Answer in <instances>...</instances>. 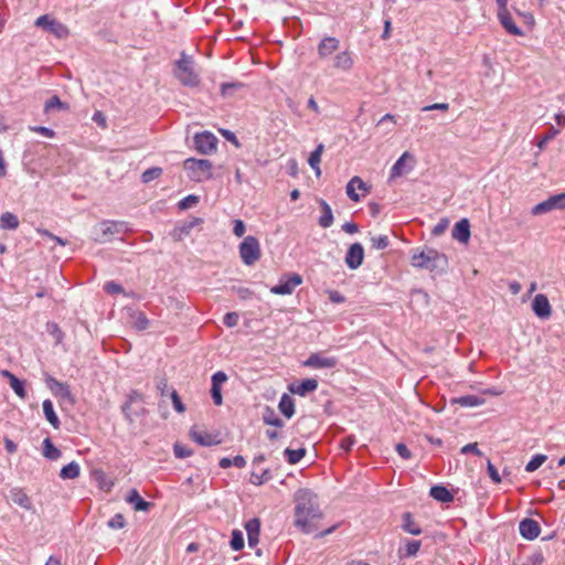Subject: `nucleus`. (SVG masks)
<instances>
[{"label":"nucleus","instance_id":"obj_1","mask_svg":"<svg viewBox=\"0 0 565 565\" xmlns=\"http://www.w3.org/2000/svg\"><path fill=\"white\" fill-rule=\"evenodd\" d=\"M294 502L295 526L303 534H311L318 531V521L322 519L323 513L317 494L310 489L301 488L295 492Z\"/></svg>","mask_w":565,"mask_h":565},{"label":"nucleus","instance_id":"obj_2","mask_svg":"<svg viewBox=\"0 0 565 565\" xmlns=\"http://www.w3.org/2000/svg\"><path fill=\"white\" fill-rule=\"evenodd\" d=\"M411 263L416 268L427 269L435 274H443L448 267L447 256L434 248H426L420 252L415 250Z\"/></svg>","mask_w":565,"mask_h":565},{"label":"nucleus","instance_id":"obj_3","mask_svg":"<svg viewBox=\"0 0 565 565\" xmlns=\"http://www.w3.org/2000/svg\"><path fill=\"white\" fill-rule=\"evenodd\" d=\"M193 60L182 53L181 58L175 62V77L184 85L194 87L199 85V75L193 71Z\"/></svg>","mask_w":565,"mask_h":565},{"label":"nucleus","instance_id":"obj_4","mask_svg":"<svg viewBox=\"0 0 565 565\" xmlns=\"http://www.w3.org/2000/svg\"><path fill=\"white\" fill-rule=\"evenodd\" d=\"M212 162L207 159L189 158L184 161V169L189 171V177L198 182L212 178Z\"/></svg>","mask_w":565,"mask_h":565},{"label":"nucleus","instance_id":"obj_5","mask_svg":"<svg viewBox=\"0 0 565 565\" xmlns=\"http://www.w3.org/2000/svg\"><path fill=\"white\" fill-rule=\"evenodd\" d=\"M239 256L246 266H253L262 257V249L255 236H246L238 246Z\"/></svg>","mask_w":565,"mask_h":565},{"label":"nucleus","instance_id":"obj_6","mask_svg":"<svg viewBox=\"0 0 565 565\" xmlns=\"http://www.w3.org/2000/svg\"><path fill=\"white\" fill-rule=\"evenodd\" d=\"M100 235L95 241L98 243H107L111 237L118 234H124L128 231V224L124 221L106 220L99 224Z\"/></svg>","mask_w":565,"mask_h":565},{"label":"nucleus","instance_id":"obj_7","mask_svg":"<svg viewBox=\"0 0 565 565\" xmlns=\"http://www.w3.org/2000/svg\"><path fill=\"white\" fill-rule=\"evenodd\" d=\"M218 139L210 131L195 134L194 147L202 154H211L216 151Z\"/></svg>","mask_w":565,"mask_h":565},{"label":"nucleus","instance_id":"obj_8","mask_svg":"<svg viewBox=\"0 0 565 565\" xmlns=\"http://www.w3.org/2000/svg\"><path fill=\"white\" fill-rule=\"evenodd\" d=\"M301 282L302 277L299 274L286 275L276 286L270 288V292L275 295H291Z\"/></svg>","mask_w":565,"mask_h":565},{"label":"nucleus","instance_id":"obj_9","mask_svg":"<svg viewBox=\"0 0 565 565\" xmlns=\"http://www.w3.org/2000/svg\"><path fill=\"white\" fill-rule=\"evenodd\" d=\"M35 25L47 30L58 39H64L68 35V29L66 25L55 19H51L46 14L39 17L35 21Z\"/></svg>","mask_w":565,"mask_h":565},{"label":"nucleus","instance_id":"obj_10","mask_svg":"<svg viewBox=\"0 0 565 565\" xmlns=\"http://www.w3.org/2000/svg\"><path fill=\"white\" fill-rule=\"evenodd\" d=\"M565 209V193L556 194L550 196L547 200L536 204L532 209L533 215H541L553 210H563Z\"/></svg>","mask_w":565,"mask_h":565},{"label":"nucleus","instance_id":"obj_11","mask_svg":"<svg viewBox=\"0 0 565 565\" xmlns=\"http://www.w3.org/2000/svg\"><path fill=\"white\" fill-rule=\"evenodd\" d=\"M337 363L338 360L334 356H324L321 353H311L302 364L303 366L311 369H332Z\"/></svg>","mask_w":565,"mask_h":565},{"label":"nucleus","instance_id":"obj_12","mask_svg":"<svg viewBox=\"0 0 565 565\" xmlns=\"http://www.w3.org/2000/svg\"><path fill=\"white\" fill-rule=\"evenodd\" d=\"M364 259V248L360 243L352 244L345 255V265L350 269H358Z\"/></svg>","mask_w":565,"mask_h":565},{"label":"nucleus","instance_id":"obj_13","mask_svg":"<svg viewBox=\"0 0 565 565\" xmlns=\"http://www.w3.org/2000/svg\"><path fill=\"white\" fill-rule=\"evenodd\" d=\"M519 531L524 539L533 541L539 537L541 533V526L537 521L526 518L520 522Z\"/></svg>","mask_w":565,"mask_h":565},{"label":"nucleus","instance_id":"obj_14","mask_svg":"<svg viewBox=\"0 0 565 565\" xmlns=\"http://www.w3.org/2000/svg\"><path fill=\"white\" fill-rule=\"evenodd\" d=\"M45 382L55 396L73 402V395L68 384L60 382L52 376H47Z\"/></svg>","mask_w":565,"mask_h":565},{"label":"nucleus","instance_id":"obj_15","mask_svg":"<svg viewBox=\"0 0 565 565\" xmlns=\"http://www.w3.org/2000/svg\"><path fill=\"white\" fill-rule=\"evenodd\" d=\"M532 309L534 313L541 319H547L552 313L550 301L543 294H539L534 297L532 301Z\"/></svg>","mask_w":565,"mask_h":565},{"label":"nucleus","instance_id":"obj_16","mask_svg":"<svg viewBox=\"0 0 565 565\" xmlns=\"http://www.w3.org/2000/svg\"><path fill=\"white\" fill-rule=\"evenodd\" d=\"M318 388V381L316 379H306L299 383H291L288 390L292 394L305 397L307 394Z\"/></svg>","mask_w":565,"mask_h":565},{"label":"nucleus","instance_id":"obj_17","mask_svg":"<svg viewBox=\"0 0 565 565\" xmlns=\"http://www.w3.org/2000/svg\"><path fill=\"white\" fill-rule=\"evenodd\" d=\"M498 19H499L501 25L504 28V30L509 34L518 35V36L523 34L522 30L513 21L508 8L498 10Z\"/></svg>","mask_w":565,"mask_h":565},{"label":"nucleus","instance_id":"obj_18","mask_svg":"<svg viewBox=\"0 0 565 565\" xmlns=\"http://www.w3.org/2000/svg\"><path fill=\"white\" fill-rule=\"evenodd\" d=\"M340 46V41L334 36H324L318 44V55L320 58H327Z\"/></svg>","mask_w":565,"mask_h":565},{"label":"nucleus","instance_id":"obj_19","mask_svg":"<svg viewBox=\"0 0 565 565\" xmlns=\"http://www.w3.org/2000/svg\"><path fill=\"white\" fill-rule=\"evenodd\" d=\"M9 498L14 504L25 510L30 511L33 509L31 498L21 488H12L9 492Z\"/></svg>","mask_w":565,"mask_h":565},{"label":"nucleus","instance_id":"obj_20","mask_svg":"<svg viewBox=\"0 0 565 565\" xmlns=\"http://www.w3.org/2000/svg\"><path fill=\"white\" fill-rule=\"evenodd\" d=\"M190 435L192 439L201 446H213L221 443L216 435H212L204 430L192 428Z\"/></svg>","mask_w":565,"mask_h":565},{"label":"nucleus","instance_id":"obj_21","mask_svg":"<svg viewBox=\"0 0 565 565\" xmlns=\"http://www.w3.org/2000/svg\"><path fill=\"white\" fill-rule=\"evenodd\" d=\"M355 189L362 190L364 192L363 195L369 192V186L366 185V183L360 177L356 175L353 177L348 182L347 194L352 201L359 202L360 195L355 192Z\"/></svg>","mask_w":565,"mask_h":565},{"label":"nucleus","instance_id":"obj_22","mask_svg":"<svg viewBox=\"0 0 565 565\" xmlns=\"http://www.w3.org/2000/svg\"><path fill=\"white\" fill-rule=\"evenodd\" d=\"M452 237L461 243H467L470 238V223L467 218L458 221L452 228Z\"/></svg>","mask_w":565,"mask_h":565},{"label":"nucleus","instance_id":"obj_23","mask_svg":"<svg viewBox=\"0 0 565 565\" xmlns=\"http://www.w3.org/2000/svg\"><path fill=\"white\" fill-rule=\"evenodd\" d=\"M401 529L412 535H420L423 533L422 526L415 521L411 512L402 514Z\"/></svg>","mask_w":565,"mask_h":565},{"label":"nucleus","instance_id":"obj_24","mask_svg":"<svg viewBox=\"0 0 565 565\" xmlns=\"http://www.w3.org/2000/svg\"><path fill=\"white\" fill-rule=\"evenodd\" d=\"M405 544L404 546H399L398 547V557L399 558H411V557H415L420 547H422V542L418 541V540H404Z\"/></svg>","mask_w":565,"mask_h":565},{"label":"nucleus","instance_id":"obj_25","mask_svg":"<svg viewBox=\"0 0 565 565\" xmlns=\"http://www.w3.org/2000/svg\"><path fill=\"white\" fill-rule=\"evenodd\" d=\"M126 501L131 504L136 511H148L152 505L151 502L141 498L137 489L129 490Z\"/></svg>","mask_w":565,"mask_h":565},{"label":"nucleus","instance_id":"obj_26","mask_svg":"<svg viewBox=\"0 0 565 565\" xmlns=\"http://www.w3.org/2000/svg\"><path fill=\"white\" fill-rule=\"evenodd\" d=\"M1 375L9 380V384L13 392L21 398L26 396V391L24 386V382L18 379L13 373L8 370H3Z\"/></svg>","mask_w":565,"mask_h":565},{"label":"nucleus","instance_id":"obj_27","mask_svg":"<svg viewBox=\"0 0 565 565\" xmlns=\"http://www.w3.org/2000/svg\"><path fill=\"white\" fill-rule=\"evenodd\" d=\"M407 159L413 160V157L409 152L406 151L393 164L391 172H390V179L398 178V177L403 175L404 173L408 172L409 170H412V167L406 169L405 162Z\"/></svg>","mask_w":565,"mask_h":565},{"label":"nucleus","instance_id":"obj_28","mask_svg":"<svg viewBox=\"0 0 565 565\" xmlns=\"http://www.w3.org/2000/svg\"><path fill=\"white\" fill-rule=\"evenodd\" d=\"M429 495L441 503H449L454 501V494L441 484L433 486L429 490Z\"/></svg>","mask_w":565,"mask_h":565},{"label":"nucleus","instance_id":"obj_29","mask_svg":"<svg viewBox=\"0 0 565 565\" xmlns=\"http://www.w3.org/2000/svg\"><path fill=\"white\" fill-rule=\"evenodd\" d=\"M318 203L322 212L318 223L322 228H328L333 224V213L331 206L323 199H319Z\"/></svg>","mask_w":565,"mask_h":565},{"label":"nucleus","instance_id":"obj_30","mask_svg":"<svg viewBox=\"0 0 565 565\" xmlns=\"http://www.w3.org/2000/svg\"><path fill=\"white\" fill-rule=\"evenodd\" d=\"M353 66V60L348 51L338 53L333 60V67L341 71H350Z\"/></svg>","mask_w":565,"mask_h":565},{"label":"nucleus","instance_id":"obj_31","mask_svg":"<svg viewBox=\"0 0 565 565\" xmlns=\"http://www.w3.org/2000/svg\"><path fill=\"white\" fill-rule=\"evenodd\" d=\"M43 413L46 418V420L55 428H60L61 422L58 416L56 415L54 411V406L51 399L43 401Z\"/></svg>","mask_w":565,"mask_h":565},{"label":"nucleus","instance_id":"obj_32","mask_svg":"<svg viewBox=\"0 0 565 565\" xmlns=\"http://www.w3.org/2000/svg\"><path fill=\"white\" fill-rule=\"evenodd\" d=\"M278 408L285 417L291 418L295 414V402L287 393H284L280 397Z\"/></svg>","mask_w":565,"mask_h":565},{"label":"nucleus","instance_id":"obj_33","mask_svg":"<svg viewBox=\"0 0 565 565\" xmlns=\"http://www.w3.org/2000/svg\"><path fill=\"white\" fill-rule=\"evenodd\" d=\"M245 85L242 82H227L222 83L220 87L221 96L223 98H231L242 90Z\"/></svg>","mask_w":565,"mask_h":565},{"label":"nucleus","instance_id":"obj_34","mask_svg":"<svg viewBox=\"0 0 565 565\" xmlns=\"http://www.w3.org/2000/svg\"><path fill=\"white\" fill-rule=\"evenodd\" d=\"M324 150V146L322 143H319L316 149L310 153L308 163L309 166L315 170V173L317 177H320L321 169H320V162H321V154Z\"/></svg>","mask_w":565,"mask_h":565},{"label":"nucleus","instance_id":"obj_35","mask_svg":"<svg viewBox=\"0 0 565 565\" xmlns=\"http://www.w3.org/2000/svg\"><path fill=\"white\" fill-rule=\"evenodd\" d=\"M68 109H70L68 104L62 102L57 95H53L44 104V113H46V114L51 113L53 110L65 111Z\"/></svg>","mask_w":565,"mask_h":565},{"label":"nucleus","instance_id":"obj_36","mask_svg":"<svg viewBox=\"0 0 565 565\" xmlns=\"http://www.w3.org/2000/svg\"><path fill=\"white\" fill-rule=\"evenodd\" d=\"M0 227L2 230H17L19 227L18 216L11 212H4L0 216Z\"/></svg>","mask_w":565,"mask_h":565},{"label":"nucleus","instance_id":"obj_37","mask_svg":"<svg viewBox=\"0 0 565 565\" xmlns=\"http://www.w3.org/2000/svg\"><path fill=\"white\" fill-rule=\"evenodd\" d=\"M263 420L265 424L275 426L278 428L284 426L282 419L276 414L275 409H273L269 406H266V408L263 413Z\"/></svg>","mask_w":565,"mask_h":565},{"label":"nucleus","instance_id":"obj_38","mask_svg":"<svg viewBox=\"0 0 565 565\" xmlns=\"http://www.w3.org/2000/svg\"><path fill=\"white\" fill-rule=\"evenodd\" d=\"M81 467L76 461H72L64 466L60 471V477L64 480L75 479L79 476Z\"/></svg>","mask_w":565,"mask_h":565},{"label":"nucleus","instance_id":"obj_39","mask_svg":"<svg viewBox=\"0 0 565 565\" xmlns=\"http://www.w3.org/2000/svg\"><path fill=\"white\" fill-rule=\"evenodd\" d=\"M62 452L57 449L50 438L43 440V456L50 460H56L61 457Z\"/></svg>","mask_w":565,"mask_h":565},{"label":"nucleus","instance_id":"obj_40","mask_svg":"<svg viewBox=\"0 0 565 565\" xmlns=\"http://www.w3.org/2000/svg\"><path fill=\"white\" fill-rule=\"evenodd\" d=\"M284 455H285L288 463L296 465L305 457L306 449L305 448H299V449L286 448L284 451Z\"/></svg>","mask_w":565,"mask_h":565},{"label":"nucleus","instance_id":"obj_41","mask_svg":"<svg viewBox=\"0 0 565 565\" xmlns=\"http://www.w3.org/2000/svg\"><path fill=\"white\" fill-rule=\"evenodd\" d=\"M455 402L465 407H475L481 405L483 399L476 395H465L458 397Z\"/></svg>","mask_w":565,"mask_h":565},{"label":"nucleus","instance_id":"obj_42","mask_svg":"<svg viewBox=\"0 0 565 565\" xmlns=\"http://www.w3.org/2000/svg\"><path fill=\"white\" fill-rule=\"evenodd\" d=\"M547 459V456L537 454L532 457V459L526 463L525 471L533 472L537 470Z\"/></svg>","mask_w":565,"mask_h":565},{"label":"nucleus","instance_id":"obj_43","mask_svg":"<svg viewBox=\"0 0 565 565\" xmlns=\"http://www.w3.org/2000/svg\"><path fill=\"white\" fill-rule=\"evenodd\" d=\"M273 478L269 469H265L260 475L252 472L250 482L255 486H262Z\"/></svg>","mask_w":565,"mask_h":565},{"label":"nucleus","instance_id":"obj_44","mask_svg":"<svg viewBox=\"0 0 565 565\" xmlns=\"http://www.w3.org/2000/svg\"><path fill=\"white\" fill-rule=\"evenodd\" d=\"M230 545L233 551H241L244 547V536L239 530L232 532Z\"/></svg>","mask_w":565,"mask_h":565},{"label":"nucleus","instance_id":"obj_45","mask_svg":"<svg viewBox=\"0 0 565 565\" xmlns=\"http://www.w3.org/2000/svg\"><path fill=\"white\" fill-rule=\"evenodd\" d=\"M161 174H162V169L159 167H153V168L147 169L141 174V180L143 183H148V182L159 178Z\"/></svg>","mask_w":565,"mask_h":565},{"label":"nucleus","instance_id":"obj_46","mask_svg":"<svg viewBox=\"0 0 565 565\" xmlns=\"http://www.w3.org/2000/svg\"><path fill=\"white\" fill-rule=\"evenodd\" d=\"M245 530L247 535H259L260 532V521L257 518L250 519L245 524Z\"/></svg>","mask_w":565,"mask_h":565},{"label":"nucleus","instance_id":"obj_47","mask_svg":"<svg viewBox=\"0 0 565 565\" xmlns=\"http://www.w3.org/2000/svg\"><path fill=\"white\" fill-rule=\"evenodd\" d=\"M199 203V196L194 194H189L188 196L183 198L179 203L178 206L180 210H188Z\"/></svg>","mask_w":565,"mask_h":565},{"label":"nucleus","instance_id":"obj_48","mask_svg":"<svg viewBox=\"0 0 565 565\" xmlns=\"http://www.w3.org/2000/svg\"><path fill=\"white\" fill-rule=\"evenodd\" d=\"M371 243L373 248L384 249L390 245V239L386 235L372 236Z\"/></svg>","mask_w":565,"mask_h":565},{"label":"nucleus","instance_id":"obj_49","mask_svg":"<svg viewBox=\"0 0 565 565\" xmlns=\"http://www.w3.org/2000/svg\"><path fill=\"white\" fill-rule=\"evenodd\" d=\"M173 452L174 456L180 459L188 458L193 454V451L190 448L179 443L174 444Z\"/></svg>","mask_w":565,"mask_h":565},{"label":"nucleus","instance_id":"obj_50","mask_svg":"<svg viewBox=\"0 0 565 565\" xmlns=\"http://www.w3.org/2000/svg\"><path fill=\"white\" fill-rule=\"evenodd\" d=\"M170 397H171V401H172V404H173V408L178 413H180V414L184 413L185 412V405L181 401V397H180V395L178 394V392L175 390H172L170 392Z\"/></svg>","mask_w":565,"mask_h":565},{"label":"nucleus","instance_id":"obj_51","mask_svg":"<svg viewBox=\"0 0 565 565\" xmlns=\"http://www.w3.org/2000/svg\"><path fill=\"white\" fill-rule=\"evenodd\" d=\"M104 290L109 295H116V294H124L125 296H129L125 292L121 285L117 284L116 281H108L104 286Z\"/></svg>","mask_w":565,"mask_h":565},{"label":"nucleus","instance_id":"obj_52","mask_svg":"<svg viewBox=\"0 0 565 565\" xmlns=\"http://www.w3.org/2000/svg\"><path fill=\"white\" fill-rule=\"evenodd\" d=\"M107 524L110 529L118 530L125 527L126 520L121 513H116Z\"/></svg>","mask_w":565,"mask_h":565},{"label":"nucleus","instance_id":"obj_53","mask_svg":"<svg viewBox=\"0 0 565 565\" xmlns=\"http://www.w3.org/2000/svg\"><path fill=\"white\" fill-rule=\"evenodd\" d=\"M135 329L142 331L146 330L149 327V320L145 316V313L139 312L134 321Z\"/></svg>","mask_w":565,"mask_h":565},{"label":"nucleus","instance_id":"obj_54","mask_svg":"<svg viewBox=\"0 0 565 565\" xmlns=\"http://www.w3.org/2000/svg\"><path fill=\"white\" fill-rule=\"evenodd\" d=\"M238 320H239V316L237 312H227L224 318H223V323L227 327V328H234L237 326L238 323Z\"/></svg>","mask_w":565,"mask_h":565},{"label":"nucleus","instance_id":"obj_55","mask_svg":"<svg viewBox=\"0 0 565 565\" xmlns=\"http://www.w3.org/2000/svg\"><path fill=\"white\" fill-rule=\"evenodd\" d=\"M487 470H488L489 477L491 478V480L494 483L501 482V477L499 475V471L490 460H488Z\"/></svg>","mask_w":565,"mask_h":565},{"label":"nucleus","instance_id":"obj_56","mask_svg":"<svg viewBox=\"0 0 565 565\" xmlns=\"http://www.w3.org/2000/svg\"><path fill=\"white\" fill-rule=\"evenodd\" d=\"M460 451H461V454H473L479 457H481L483 455L482 451L478 448L477 443L467 444L466 446H463L461 448Z\"/></svg>","mask_w":565,"mask_h":565},{"label":"nucleus","instance_id":"obj_57","mask_svg":"<svg viewBox=\"0 0 565 565\" xmlns=\"http://www.w3.org/2000/svg\"><path fill=\"white\" fill-rule=\"evenodd\" d=\"M131 403H129L128 401H126V403L122 405L121 407V411L126 417L127 420L129 422H132L134 420V417L132 415L135 416H138L139 415V412L138 411H132L131 409Z\"/></svg>","mask_w":565,"mask_h":565},{"label":"nucleus","instance_id":"obj_58","mask_svg":"<svg viewBox=\"0 0 565 565\" xmlns=\"http://www.w3.org/2000/svg\"><path fill=\"white\" fill-rule=\"evenodd\" d=\"M246 232L245 223L242 220H234L233 233L237 237H242Z\"/></svg>","mask_w":565,"mask_h":565},{"label":"nucleus","instance_id":"obj_59","mask_svg":"<svg viewBox=\"0 0 565 565\" xmlns=\"http://www.w3.org/2000/svg\"><path fill=\"white\" fill-rule=\"evenodd\" d=\"M211 397L215 405L220 406L223 403L221 386H211Z\"/></svg>","mask_w":565,"mask_h":565},{"label":"nucleus","instance_id":"obj_60","mask_svg":"<svg viewBox=\"0 0 565 565\" xmlns=\"http://www.w3.org/2000/svg\"><path fill=\"white\" fill-rule=\"evenodd\" d=\"M212 385L222 386L227 381V375L223 371H217L212 375Z\"/></svg>","mask_w":565,"mask_h":565},{"label":"nucleus","instance_id":"obj_61","mask_svg":"<svg viewBox=\"0 0 565 565\" xmlns=\"http://www.w3.org/2000/svg\"><path fill=\"white\" fill-rule=\"evenodd\" d=\"M449 109L448 103H436L428 106H425L422 108L423 111H430V110H443L447 111Z\"/></svg>","mask_w":565,"mask_h":565},{"label":"nucleus","instance_id":"obj_62","mask_svg":"<svg viewBox=\"0 0 565 565\" xmlns=\"http://www.w3.org/2000/svg\"><path fill=\"white\" fill-rule=\"evenodd\" d=\"M396 452L403 458V459H411L412 458V452L411 450L407 448V446L405 444H397L396 447Z\"/></svg>","mask_w":565,"mask_h":565},{"label":"nucleus","instance_id":"obj_63","mask_svg":"<svg viewBox=\"0 0 565 565\" xmlns=\"http://www.w3.org/2000/svg\"><path fill=\"white\" fill-rule=\"evenodd\" d=\"M31 130H33L40 135H43L47 138H53L55 136L54 130H52L51 128L44 127V126L31 127Z\"/></svg>","mask_w":565,"mask_h":565},{"label":"nucleus","instance_id":"obj_64","mask_svg":"<svg viewBox=\"0 0 565 565\" xmlns=\"http://www.w3.org/2000/svg\"><path fill=\"white\" fill-rule=\"evenodd\" d=\"M328 294L330 301L333 303H342L345 301V297L337 290H330Z\"/></svg>","mask_w":565,"mask_h":565}]
</instances>
